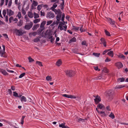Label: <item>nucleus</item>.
<instances>
[{
    "label": "nucleus",
    "mask_w": 128,
    "mask_h": 128,
    "mask_svg": "<svg viewBox=\"0 0 128 128\" xmlns=\"http://www.w3.org/2000/svg\"><path fill=\"white\" fill-rule=\"evenodd\" d=\"M109 117L112 119H114L115 118L114 115L112 112H111L110 114L109 115Z\"/></svg>",
    "instance_id": "nucleus-32"
},
{
    "label": "nucleus",
    "mask_w": 128,
    "mask_h": 128,
    "mask_svg": "<svg viewBox=\"0 0 128 128\" xmlns=\"http://www.w3.org/2000/svg\"><path fill=\"white\" fill-rule=\"evenodd\" d=\"M36 64H38V65L40 66H42V63L41 62L38 61H37L36 62Z\"/></svg>",
    "instance_id": "nucleus-42"
},
{
    "label": "nucleus",
    "mask_w": 128,
    "mask_h": 128,
    "mask_svg": "<svg viewBox=\"0 0 128 128\" xmlns=\"http://www.w3.org/2000/svg\"><path fill=\"white\" fill-rule=\"evenodd\" d=\"M44 29V28H39L37 30V32L39 34H40Z\"/></svg>",
    "instance_id": "nucleus-22"
},
{
    "label": "nucleus",
    "mask_w": 128,
    "mask_h": 128,
    "mask_svg": "<svg viewBox=\"0 0 128 128\" xmlns=\"http://www.w3.org/2000/svg\"><path fill=\"white\" fill-rule=\"evenodd\" d=\"M14 31L16 35L18 36H22L23 34V32L22 31L18 30L17 29H15Z\"/></svg>",
    "instance_id": "nucleus-9"
},
{
    "label": "nucleus",
    "mask_w": 128,
    "mask_h": 128,
    "mask_svg": "<svg viewBox=\"0 0 128 128\" xmlns=\"http://www.w3.org/2000/svg\"><path fill=\"white\" fill-rule=\"evenodd\" d=\"M40 18L35 19L34 20V23L36 24L39 22L40 21Z\"/></svg>",
    "instance_id": "nucleus-34"
},
{
    "label": "nucleus",
    "mask_w": 128,
    "mask_h": 128,
    "mask_svg": "<svg viewBox=\"0 0 128 128\" xmlns=\"http://www.w3.org/2000/svg\"><path fill=\"white\" fill-rule=\"evenodd\" d=\"M57 6V5L56 4V3H54L52 6H53L54 7V8H56Z\"/></svg>",
    "instance_id": "nucleus-63"
},
{
    "label": "nucleus",
    "mask_w": 128,
    "mask_h": 128,
    "mask_svg": "<svg viewBox=\"0 0 128 128\" xmlns=\"http://www.w3.org/2000/svg\"><path fill=\"white\" fill-rule=\"evenodd\" d=\"M28 16L30 18H32L33 17V15L32 12H28Z\"/></svg>",
    "instance_id": "nucleus-17"
},
{
    "label": "nucleus",
    "mask_w": 128,
    "mask_h": 128,
    "mask_svg": "<svg viewBox=\"0 0 128 128\" xmlns=\"http://www.w3.org/2000/svg\"><path fill=\"white\" fill-rule=\"evenodd\" d=\"M62 96L64 97L68 98H70V95L64 94H62Z\"/></svg>",
    "instance_id": "nucleus-49"
},
{
    "label": "nucleus",
    "mask_w": 128,
    "mask_h": 128,
    "mask_svg": "<svg viewBox=\"0 0 128 128\" xmlns=\"http://www.w3.org/2000/svg\"><path fill=\"white\" fill-rule=\"evenodd\" d=\"M22 13L24 15L26 14V12L25 11L24 9L23 8H22Z\"/></svg>",
    "instance_id": "nucleus-54"
},
{
    "label": "nucleus",
    "mask_w": 128,
    "mask_h": 128,
    "mask_svg": "<svg viewBox=\"0 0 128 128\" xmlns=\"http://www.w3.org/2000/svg\"><path fill=\"white\" fill-rule=\"evenodd\" d=\"M38 3L37 2L35 1L34 0L33 1V3L32 5L34 6H36L38 5Z\"/></svg>",
    "instance_id": "nucleus-36"
},
{
    "label": "nucleus",
    "mask_w": 128,
    "mask_h": 128,
    "mask_svg": "<svg viewBox=\"0 0 128 128\" xmlns=\"http://www.w3.org/2000/svg\"><path fill=\"white\" fill-rule=\"evenodd\" d=\"M37 34V32H30L29 33V35L30 36H31L32 35L33 36H35Z\"/></svg>",
    "instance_id": "nucleus-21"
},
{
    "label": "nucleus",
    "mask_w": 128,
    "mask_h": 128,
    "mask_svg": "<svg viewBox=\"0 0 128 128\" xmlns=\"http://www.w3.org/2000/svg\"><path fill=\"white\" fill-rule=\"evenodd\" d=\"M72 26V30H74L75 31L78 30L80 28L79 27H76L74 26Z\"/></svg>",
    "instance_id": "nucleus-16"
},
{
    "label": "nucleus",
    "mask_w": 128,
    "mask_h": 128,
    "mask_svg": "<svg viewBox=\"0 0 128 128\" xmlns=\"http://www.w3.org/2000/svg\"><path fill=\"white\" fill-rule=\"evenodd\" d=\"M42 10L40 12V14L41 16H45L44 12V11L42 12Z\"/></svg>",
    "instance_id": "nucleus-55"
},
{
    "label": "nucleus",
    "mask_w": 128,
    "mask_h": 128,
    "mask_svg": "<svg viewBox=\"0 0 128 128\" xmlns=\"http://www.w3.org/2000/svg\"><path fill=\"white\" fill-rule=\"evenodd\" d=\"M62 61L60 59L58 60L56 63V65L58 66H60L62 64Z\"/></svg>",
    "instance_id": "nucleus-12"
},
{
    "label": "nucleus",
    "mask_w": 128,
    "mask_h": 128,
    "mask_svg": "<svg viewBox=\"0 0 128 128\" xmlns=\"http://www.w3.org/2000/svg\"><path fill=\"white\" fill-rule=\"evenodd\" d=\"M125 78H119L118 79L117 81L118 82H122L124 81Z\"/></svg>",
    "instance_id": "nucleus-24"
},
{
    "label": "nucleus",
    "mask_w": 128,
    "mask_h": 128,
    "mask_svg": "<svg viewBox=\"0 0 128 128\" xmlns=\"http://www.w3.org/2000/svg\"><path fill=\"white\" fill-rule=\"evenodd\" d=\"M54 16V14L52 11L48 12L46 16L47 18H53Z\"/></svg>",
    "instance_id": "nucleus-3"
},
{
    "label": "nucleus",
    "mask_w": 128,
    "mask_h": 128,
    "mask_svg": "<svg viewBox=\"0 0 128 128\" xmlns=\"http://www.w3.org/2000/svg\"><path fill=\"white\" fill-rule=\"evenodd\" d=\"M39 25L40 24H38L34 25L32 28V29L33 30L36 29L37 28L39 27Z\"/></svg>",
    "instance_id": "nucleus-20"
},
{
    "label": "nucleus",
    "mask_w": 128,
    "mask_h": 128,
    "mask_svg": "<svg viewBox=\"0 0 128 128\" xmlns=\"http://www.w3.org/2000/svg\"><path fill=\"white\" fill-rule=\"evenodd\" d=\"M23 21L22 20H20L19 22L18 23L17 25L19 26H21L22 24Z\"/></svg>",
    "instance_id": "nucleus-27"
},
{
    "label": "nucleus",
    "mask_w": 128,
    "mask_h": 128,
    "mask_svg": "<svg viewBox=\"0 0 128 128\" xmlns=\"http://www.w3.org/2000/svg\"><path fill=\"white\" fill-rule=\"evenodd\" d=\"M102 76L101 75L99 76L98 77L95 78H94V80H100L101 79Z\"/></svg>",
    "instance_id": "nucleus-43"
},
{
    "label": "nucleus",
    "mask_w": 128,
    "mask_h": 128,
    "mask_svg": "<svg viewBox=\"0 0 128 128\" xmlns=\"http://www.w3.org/2000/svg\"><path fill=\"white\" fill-rule=\"evenodd\" d=\"M28 59L30 62H31L34 61V60L32 59L30 56L29 57Z\"/></svg>",
    "instance_id": "nucleus-41"
},
{
    "label": "nucleus",
    "mask_w": 128,
    "mask_h": 128,
    "mask_svg": "<svg viewBox=\"0 0 128 128\" xmlns=\"http://www.w3.org/2000/svg\"><path fill=\"white\" fill-rule=\"evenodd\" d=\"M20 100L22 102H26V98L24 96H22L21 97Z\"/></svg>",
    "instance_id": "nucleus-28"
},
{
    "label": "nucleus",
    "mask_w": 128,
    "mask_h": 128,
    "mask_svg": "<svg viewBox=\"0 0 128 128\" xmlns=\"http://www.w3.org/2000/svg\"><path fill=\"white\" fill-rule=\"evenodd\" d=\"M59 40H56V42H55V44H56V45L58 46H60V43L58 42H57Z\"/></svg>",
    "instance_id": "nucleus-62"
},
{
    "label": "nucleus",
    "mask_w": 128,
    "mask_h": 128,
    "mask_svg": "<svg viewBox=\"0 0 128 128\" xmlns=\"http://www.w3.org/2000/svg\"><path fill=\"white\" fill-rule=\"evenodd\" d=\"M106 93L107 95L110 97H112L114 94V92L111 90L106 92Z\"/></svg>",
    "instance_id": "nucleus-11"
},
{
    "label": "nucleus",
    "mask_w": 128,
    "mask_h": 128,
    "mask_svg": "<svg viewBox=\"0 0 128 128\" xmlns=\"http://www.w3.org/2000/svg\"><path fill=\"white\" fill-rule=\"evenodd\" d=\"M70 16L68 15L66 16V19L68 20H69V19L70 18Z\"/></svg>",
    "instance_id": "nucleus-60"
},
{
    "label": "nucleus",
    "mask_w": 128,
    "mask_h": 128,
    "mask_svg": "<svg viewBox=\"0 0 128 128\" xmlns=\"http://www.w3.org/2000/svg\"><path fill=\"white\" fill-rule=\"evenodd\" d=\"M34 18H37L39 17V15L34 12Z\"/></svg>",
    "instance_id": "nucleus-38"
},
{
    "label": "nucleus",
    "mask_w": 128,
    "mask_h": 128,
    "mask_svg": "<svg viewBox=\"0 0 128 128\" xmlns=\"http://www.w3.org/2000/svg\"><path fill=\"white\" fill-rule=\"evenodd\" d=\"M98 108L100 109H103L104 108V105L102 104H99L97 106Z\"/></svg>",
    "instance_id": "nucleus-13"
},
{
    "label": "nucleus",
    "mask_w": 128,
    "mask_h": 128,
    "mask_svg": "<svg viewBox=\"0 0 128 128\" xmlns=\"http://www.w3.org/2000/svg\"><path fill=\"white\" fill-rule=\"evenodd\" d=\"M17 16L18 17V18L20 19L21 17V14L20 12H18Z\"/></svg>",
    "instance_id": "nucleus-47"
},
{
    "label": "nucleus",
    "mask_w": 128,
    "mask_h": 128,
    "mask_svg": "<svg viewBox=\"0 0 128 128\" xmlns=\"http://www.w3.org/2000/svg\"><path fill=\"white\" fill-rule=\"evenodd\" d=\"M25 73H23L22 74L19 76V78H22L23 76H24L25 75Z\"/></svg>",
    "instance_id": "nucleus-50"
},
{
    "label": "nucleus",
    "mask_w": 128,
    "mask_h": 128,
    "mask_svg": "<svg viewBox=\"0 0 128 128\" xmlns=\"http://www.w3.org/2000/svg\"><path fill=\"white\" fill-rule=\"evenodd\" d=\"M94 97L95 98L94 99V100L96 104H97L101 101V100L100 97L98 95L96 96L94 95Z\"/></svg>",
    "instance_id": "nucleus-5"
},
{
    "label": "nucleus",
    "mask_w": 128,
    "mask_h": 128,
    "mask_svg": "<svg viewBox=\"0 0 128 128\" xmlns=\"http://www.w3.org/2000/svg\"><path fill=\"white\" fill-rule=\"evenodd\" d=\"M100 114L102 116L104 117L106 116L104 112L100 111Z\"/></svg>",
    "instance_id": "nucleus-37"
},
{
    "label": "nucleus",
    "mask_w": 128,
    "mask_h": 128,
    "mask_svg": "<svg viewBox=\"0 0 128 128\" xmlns=\"http://www.w3.org/2000/svg\"><path fill=\"white\" fill-rule=\"evenodd\" d=\"M4 0H1V2L0 4L1 6H2L4 4Z\"/></svg>",
    "instance_id": "nucleus-58"
},
{
    "label": "nucleus",
    "mask_w": 128,
    "mask_h": 128,
    "mask_svg": "<svg viewBox=\"0 0 128 128\" xmlns=\"http://www.w3.org/2000/svg\"><path fill=\"white\" fill-rule=\"evenodd\" d=\"M107 19L108 22L110 24L113 26V28L116 27V25L115 24V22L112 19L110 18H108Z\"/></svg>",
    "instance_id": "nucleus-4"
},
{
    "label": "nucleus",
    "mask_w": 128,
    "mask_h": 128,
    "mask_svg": "<svg viewBox=\"0 0 128 128\" xmlns=\"http://www.w3.org/2000/svg\"><path fill=\"white\" fill-rule=\"evenodd\" d=\"M33 23L30 22V23H29L28 25H26L25 26L24 28L27 30H30L32 26Z\"/></svg>",
    "instance_id": "nucleus-6"
},
{
    "label": "nucleus",
    "mask_w": 128,
    "mask_h": 128,
    "mask_svg": "<svg viewBox=\"0 0 128 128\" xmlns=\"http://www.w3.org/2000/svg\"><path fill=\"white\" fill-rule=\"evenodd\" d=\"M66 75L68 76L72 77L74 76L76 74L75 72L72 70H68L65 71Z\"/></svg>",
    "instance_id": "nucleus-2"
},
{
    "label": "nucleus",
    "mask_w": 128,
    "mask_h": 128,
    "mask_svg": "<svg viewBox=\"0 0 128 128\" xmlns=\"http://www.w3.org/2000/svg\"><path fill=\"white\" fill-rule=\"evenodd\" d=\"M102 71L105 73H107L108 72V70L106 68H104Z\"/></svg>",
    "instance_id": "nucleus-46"
},
{
    "label": "nucleus",
    "mask_w": 128,
    "mask_h": 128,
    "mask_svg": "<svg viewBox=\"0 0 128 128\" xmlns=\"http://www.w3.org/2000/svg\"><path fill=\"white\" fill-rule=\"evenodd\" d=\"M63 27H64V30L65 31H66V29H67V26L66 25L65 26H63Z\"/></svg>",
    "instance_id": "nucleus-64"
},
{
    "label": "nucleus",
    "mask_w": 128,
    "mask_h": 128,
    "mask_svg": "<svg viewBox=\"0 0 128 128\" xmlns=\"http://www.w3.org/2000/svg\"><path fill=\"white\" fill-rule=\"evenodd\" d=\"M65 123H62L61 124H59V126L60 127L62 128H66L67 126H65Z\"/></svg>",
    "instance_id": "nucleus-19"
},
{
    "label": "nucleus",
    "mask_w": 128,
    "mask_h": 128,
    "mask_svg": "<svg viewBox=\"0 0 128 128\" xmlns=\"http://www.w3.org/2000/svg\"><path fill=\"white\" fill-rule=\"evenodd\" d=\"M125 87V86L124 85H118L116 86L115 87V88H120Z\"/></svg>",
    "instance_id": "nucleus-23"
},
{
    "label": "nucleus",
    "mask_w": 128,
    "mask_h": 128,
    "mask_svg": "<svg viewBox=\"0 0 128 128\" xmlns=\"http://www.w3.org/2000/svg\"><path fill=\"white\" fill-rule=\"evenodd\" d=\"M115 65L118 69H120L122 68L123 66V65L122 63L120 62H118L115 64Z\"/></svg>",
    "instance_id": "nucleus-7"
},
{
    "label": "nucleus",
    "mask_w": 128,
    "mask_h": 128,
    "mask_svg": "<svg viewBox=\"0 0 128 128\" xmlns=\"http://www.w3.org/2000/svg\"><path fill=\"white\" fill-rule=\"evenodd\" d=\"M61 14H57L56 17V18L61 19Z\"/></svg>",
    "instance_id": "nucleus-52"
},
{
    "label": "nucleus",
    "mask_w": 128,
    "mask_h": 128,
    "mask_svg": "<svg viewBox=\"0 0 128 128\" xmlns=\"http://www.w3.org/2000/svg\"><path fill=\"white\" fill-rule=\"evenodd\" d=\"M81 44L82 46H88V44L85 40H84L82 41V42Z\"/></svg>",
    "instance_id": "nucleus-25"
},
{
    "label": "nucleus",
    "mask_w": 128,
    "mask_h": 128,
    "mask_svg": "<svg viewBox=\"0 0 128 128\" xmlns=\"http://www.w3.org/2000/svg\"><path fill=\"white\" fill-rule=\"evenodd\" d=\"M92 54L95 56L98 57H99L100 55V53L94 52Z\"/></svg>",
    "instance_id": "nucleus-35"
},
{
    "label": "nucleus",
    "mask_w": 128,
    "mask_h": 128,
    "mask_svg": "<svg viewBox=\"0 0 128 128\" xmlns=\"http://www.w3.org/2000/svg\"><path fill=\"white\" fill-rule=\"evenodd\" d=\"M13 92V96H14L16 97H18V94L17 92Z\"/></svg>",
    "instance_id": "nucleus-44"
},
{
    "label": "nucleus",
    "mask_w": 128,
    "mask_h": 128,
    "mask_svg": "<svg viewBox=\"0 0 128 128\" xmlns=\"http://www.w3.org/2000/svg\"><path fill=\"white\" fill-rule=\"evenodd\" d=\"M111 61V60L108 58H107L105 60V62H110Z\"/></svg>",
    "instance_id": "nucleus-53"
},
{
    "label": "nucleus",
    "mask_w": 128,
    "mask_h": 128,
    "mask_svg": "<svg viewBox=\"0 0 128 128\" xmlns=\"http://www.w3.org/2000/svg\"><path fill=\"white\" fill-rule=\"evenodd\" d=\"M53 21L52 20H50V21H47V24H46L47 26L49 25L50 24H51Z\"/></svg>",
    "instance_id": "nucleus-45"
},
{
    "label": "nucleus",
    "mask_w": 128,
    "mask_h": 128,
    "mask_svg": "<svg viewBox=\"0 0 128 128\" xmlns=\"http://www.w3.org/2000/svg\"><path fill=\"white\" fill-rule=\"evenodd\" d=\"M26 117L25 116H22V118L21 119V122L20 123L22 124H23L24 122V120Z\"/></svg>",
    "instance_id": "nucleus-30"
},
{
    "label": "nucleus",
    "mask_w": 128,
    "mask_h": 128,
    "mask_svg": "<svg viewBox=\"0 0 128 128\" xmlns=\"http://www.w3.org/2000/svg\"><path fill=\"white\" fill-rule=\"evenodd\" d=\"M52 77L50 76H48L46 77V80L49 81H51Z\"/></svg>",
    "instance_id": "nucleus-39"
},
{
    "label": "nucleus",
    "mask_w": 128,
    "mask_h": 128,
    "mask_svg": "<svg viewBox=\"0 0 128 128\" xmlns=\"http://www.w3.org/2000/svg\"><path fill=\"white\" fill-rule=\"evenodd\" d=\"M94 69L96 70H98L99 71H100V69H98V66H94Z\"/></svg>",
    "instance_id": "nucleus-57"
},
{
    "label": "nucleus",
    "mask_w": 128,
    "mask_h": 128,
    "mask_svg": "<svg viewBox=\"0 0 128 128\" xmlns=\"http://www.w3.org/2000/svg\"><path fill=\"white\" fill-rule=\"evenodd\" d=\"M52 34L53 32L51 30H47L45 32L44 34H43V32L42 36L46 37L49 39H51L50 40H54V38L53 39L52 38Z\"/></svg>",
    "instance_id": "nucleus-1"
},
{
    "label": "nucleus",
    "mask_w": 128,
    "mask_h": 128,
    "mask_svg": "<svg viewBox=\"0 0 128 128\" xmlns=\"http://www.w3.org/2000/svg\"><path fill=\"white\" fill-rule=\"evenodd\" d=\"M6 11L5 10H3L2 12V14L4 17H5L6 16Z\"/></svg>",
    "instance_id": "nucleus-48"
},
{
    "label": "nucleus",
    "mask_w": 128,
    "mask_h": 128,
    "mask_svg": "<svg viewBox=\"0 0 128 128\" xmlns=\"http://www.w3.org/2000/svg\"><path fill=\"white\" fill-rule=\"evenodd\" d=\"M45 42V40H34V42H35L36 44H38L39 46H41L42 44Z\"/></svg>",
    "instance_id": "nucleus-8"
},
{
    "label": "nucleus",
    "mask_w": 128,
    "mask_h": 128,
    "mask_svg": "<svg viewBox=\"0 0 128 128\" xmlns=\"http://www.w3.org/2000/svg\"><path fill=\"white\" fill-rule=\"evenodd\" d=\"M12 0H10L9 2V3L8 5V7L9 8V7L11 6L12 4Z\"/></svg>",
    "instance_id": "nucleus-51"
},
{
    "label": "nucleus",
    "mask_w": 128,
    "mask_h": 128,
    "mask_svg": "<svg viewBox=\"0 0 128 128\" xmlns=\"http://www.w3.org/2000/svg\"><path fill=\"white\" fill-rule=\"evenodd\" d=\"M107 54L112 57L114 56L113 52L112 51H111L108 52L107 53Z\"/></svg>",
    "instance_id": "nucleus-18"
},
{
    "label": "nucleus",
    "mask_w": 128,
    "mask_h": 128,
    "mask_svg": "<svg viewBox=\"0 0 128 128\" xmlns=\"http://www.w3.org/2000/svg\"><path fill=\"white\" fill-rule=\"evenodd\" d=\"M104 32L106 35L108 36H110V32L107 31L106 30H104Z\"/></svg>",
    "instance_id": "nucleus-33"
},
{
    "label": "nucleus",
    "mask_w": 128,
    "mask_h": 128,
    "mask_svg": "<svg viewBox=\"0 0 128 128\" xmlns=\"http://www.w3.org/2000/svg\"><path fill=\"white\" fill-rule=\"evenodd\" d=\"M5 52V50H1L0 51V54L2 56H4L3 55Z\"/></svg>",
    "instance_id": "nucleus-40"
},
{
    "label": "nucleus",
    "mask_w": 128,
    "mask_h": 128,
    "mask_svg": "<svg viewBox=\"0 0 128 128\" xmlns=\"http://www.w3.org/2000/svg\"><path fill=\"white\" fill-rule=\"evenodd\" d=\"M3 35L4 36V37L6 39L8 38V36L7 34H3Z\"/></svg>",
    "instance_id": "nucleus-56"
},
{
    "label": "nucleus",
    "mask_w": 128,
    "mask_h": 128,
    "mask_svg": "<svg viewBox=\"0 0 128 128\" xmlns=\"http://www.w3.org/2000/svg\"><path fill=\"white\" fill-rule=\"evenodd\" d=\"M43 4H41L40 5H39L37 7V9L39 11H40L41 8H42Z\"/></svg>",
    "instance_id": "nucleus-29"
},
{
    "label": "nucleus",
    "mask_w": 128,
    "mask_h": 128,
    "mask_svg": "<svg viewBox=\"0 0 128 128\" xmlns=\"http://www.w3.org/2000/svg\"><path fill=\"white\" fill-rule=\"evenodd\" d=\"M0 71L4 75H8V74L7 73L6 70L3 69H0Z\"/></svg>",
    "instance_id": "nucleus-14"
},
{
    "label": "nucleus",
    "mask_w": 128,
    "mask_h": 128,
    "mask_svg": "<svg viewBox=\"0 0 128 128\" xmlns=\"http://www.w3.org/2000/svg\"><path fill=\"white\" fill-rule=\"evenodd\" d=\"M24 18L27 21H28L29 20V19L28 18L27 16L26 15L24 17Z\"/></svg>",
    "instance_id": "nucleus-61"
},
{
    "label": "nucleus",
    "mask_w": 128,
    "mask_h": 128,
    "mask_svg": "<svg viewBox=\"0 0 128 128\" xmlns=\"http://www.w3.org/2000/svg\"><path fill=\"white\" fill-rule=\"evenodd\" d=\"M6 10L7 11V15H8L9 16L12 15L14 14V12L11 9H9L7 8Z\"/></svg>",
    "instance_id": "nucleus-10"
},
{
    "label": "nucleus",
    "mask_w": 128,
    "mask_h": 128,
    "mask_svg": "<svg viewBox=\"0 0 128 128\" xmlns=\"http://www.w3.org/2000/svg\"><path fill=\"white\" fill-rule=\"evenodd\" d=\"M76 98H78V100L79 99H80V98L78 96L76 97L74 95H70V98L75 99Z\"/></svg>",
    "instance_id": "nucleus-31"
},
{
    "label": "nucleus",
    "mask_w": 128,
    "mask_h": 128,
    "mask_svg": "<svg viewBox=\"0 0 128 128\" xmlns=\"http://www.w3.org/2000/svg\"><path fill=\"white\" fill-rule=\"evenodd\" d=\"M118 56L119 58H122L123 59H124L126 58L124 56L121 54H120Z\"/></svg>",
    "instance_id": "nucleus-26"
},
{
    "label": "nucleus",
    "mask_w": 128,
    "mask_h": 128,
    "mask_svg": "<svg viewBox=\"0 0 128 128\" xmlns=\"http://www.w3.org/2000/svg\"><path fill=\"white\" fill-rule=\"evenodd\" d=\"M46 23V21H43L41 24L40 26V28H44V26Z\"/></svg>",
    "instance_id": "nucleus-15"
},
{
    "label": "nucleus",
    "mask_w": 128,
    "mask_h": 128,
    "mask_svg": "<svg viewBox=\"0 0 128 128\" xmlns=\"http://www.w3.org/2000/svg\"><path fill=\"white\" fill-rule=\"evenodd\" d=\"M84 119H83L82 118H79V119H78V122L79 121H82L83 122L84 121Z\"/></svg>",
    "instance_id": "nucleus-59"
}]
</instances>
